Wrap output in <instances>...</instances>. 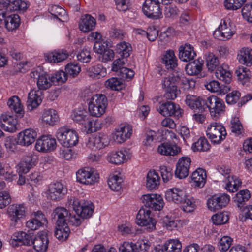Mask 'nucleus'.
Segmentation results:
<instances>
[{
    "label": "nucleus",
    "mask_w": 252,
    "mask_h": 252,
    "mask_svg": "<svg viewBox=\"0 0 252 252\" xmlns=\"http://www.w3.org/2000/svg\"><path fill=\"white\" fill-rule=\"evenodd\" d=\"M68 210L63 207H57L52 213V218L56 221L55 237L60 241L65 240L70 233V228L65 223L64 218L67 217Z\"/></svg>",
    "instance_id": "f257e3e1"
},
{
    "label": "nucleus",
    "mask_w": 252,
    "mask_h": 252,
    "mask_svg": "<svg viewBox=\"0 0 252 252\" xmlns=\"http://www.w3.org/2000/svg\"><path fill=\"white\" fill-rule=\"evenodd\" d=\"M84 96L87 97V101H89L88 108L92 116L98 117L104 113L107 105V99L104 94L92 95L89 90H85Z\"/></svg>",
    "instance_id": "f03ea898"
},
{
    "label": "nucleus",
    "mask_w": 252,
    "mask_h": 252,
    "mask_svg": "<svg viewBox=\"0 0 252 252\" xmlns=\"http://www.w3.org/2000/svg\"><path fill=\"white\" fill-rule=\"evenodd\" d=\"M56 137L63 147H72L78 142V136L76 131L66 126L61 127L57 130Z\"/></svg>",
    "instance_id": "7ed1b4c3"
},
{
    "label": "nucleus",
    "mask_w": 252,
    "mask_h": 252,
    "mask_svg": "<svg viewBox=\"0 0 252 252\" xmlns=\"http://www.w3.org/2000/svg\"><path fill=\"white\" fill-rule=\"evenodd\" d=\"M206 135L213 143L218 144L226 138L227 133L222 125L213 122L208 126Z\"/></svg>",
    "instance_id": "20e7f679"
},
{
    "label": "nucleus",
    "mask_w": 252,
    "mask_h": 252,
    "mask_svg": "<svg viewBox=\"0 0 252 252\" xmlns=\"http://www.w3.org/2000/svg\"><path fill=\"white\" fill-rule=\"evenodd\" d=\"M205 106L208 108L211 116L214 120L218 119L225 111L223 101L215 96H211L207 98Z\"/></svg>",
    "instance_id": "39448f33"
},
{
    "label": "nucleus",
    "mask_w": 252,
    "mask_h": 252,
    "mask_svg": "<svg viewBox=\"0 0 252 252\" xmlns=\"http://www.w3.org/2000/svg\"><path fill=\"white\" fill-rule=\"evenodd\" d=\"M151 212L150 210L141 208L136 216V223L140 226L146 227L148 231L151 232L156 228L157 221L151 216Z\"/></svg>",
    "instance_id": "423d86ee"
},
{
    "label": "nucleus",
    "mask_w": 252,
    "mask_h": 252,
    "mask_svg": "<svg viewBox=\"0 0 252 252\" xmlns=\"http://www.w3.org/2000/svg\"><path fill=\"white\" fill-rule=\"evenodd\" d=\"M99 178V174L90 167H84L76 172L77 181L81 184L93 185L97 182Z\"/></svg>",
    "instance_id": "0eeeda50"
},
{
    "label": "nucleus",
    "mask_w": 252,
    "mask_h": 252,
    "mask_svg": "<svg viewBox=\"0 0 252 252\" xmlns=\"http://www.w3.org/2000/svg\"><path fill=\"white\" fill-rule=\"evenodd\" d=\"M177 84L174 81V76L169 75L165 77L162 81V88L164 90V97L168 100H174L177 98L180 93L178 89Z\"/></svg>",
    "instance_id": "6e6552de"
},
{
    "label": "nucleus",
    "mask_w": 252,
    "mask_h": 252,
    "mask_svg": "<svg viewBox=\"0 0 252 252\" xmlns=\"http://www.w3.org/2000/svg\"><path fill=\"white\" fill-rule=\"evenodd\" d=\"M142 10L144 14L148 18L157 19L162 16V12L158 0H146Z\"/></svg>",
    "instance_id": "1a4fd4ad"
},
{
    "label": "nucleus",
    "mask_w": 252,
    "mask_h": 252,
    "mask_svg": "<svg viewBox=\"0 0 252 252\" xmlns=\"http://www.w3.org/2000/svg\"><path fill=\"white\" fill-rule=\"evenodd\" d=\"M141 199L144 206L154 210H161L164 202L162 196L157 194H146L142 196Z\"/></svg>",
    "instance_id": "9d476101"
},
{
    "label": "nucleus",
    "mask_w": 252,
    "mask_h": 252,
    "mask_svg": "<svg viewBox=\"0 0 252 252\" xmlns=\"http://www.w3.org/2000/svg\"><path fill=\"white\" fill-rule=\"evenodd\" d=\"M7 214L11 221V225L15 226L19 220L25 216L26 207L23 204L10 205L7 208Z\"/></svg>",
    "instance_id": "9b49d317"
},
{
    "label": "nucleus",
    "mask_w": 252,
    "mask_h": 252,
    "mask_svg": "<svg viewBox=\"0 0 252 252\" xmlns=\"http://www.w3.org/2000/svg\"><path fill=\"white\" fill-rule=\"evenodd\" d=\"M57 147L56 139L51 135H43L38 138L35 148L39 152H50L55 150Z\"/></svg>",
    "instance_id": "f8f14e48"
},
{
    "label": "nucleus",
    "mask_w": 252,
    "mask_h": 252,
    "mask_svg": "<svg viewBox=\"0 0 252 252\" xmlns=\"http://www.w3.org/2000/svg\"><path fill=\"white\" fill-rule=\"evenodd\" d=\"M230 201V196L225 193L215 195L207 201L208 209L213 211L221 209L225 207Z\"/></svg>",
    "instance_id": "ddd939ff"
},
{
    "label": "nucleus",
    "mask_w": 252,
    "mask_h": 252,
    "mask_svg": "<svg viewBox=\"0 0 252 252\" xmlns=\"http://www.w3.org/2000/svg\"><path fill=\"white\" fill-rule=\"evenodd\" d=\"M67 192L66 187L61 182L51 184L48 190V197L54 201L63 199Z\"/></svg>",
    "instance_id": "4468645a"
},
{
    "label": "nucleus",
    "mask_w": 252,
    "mask_h": 252,
    "mask_svg": "<svg viewBox=\"0 0 252 252\" xmlns=\"http://www.w3.org/2000/svg\"><path fill=\"white\" fill-rule=\"evenodd\" d=\"M71 117L74 122L84 126L86 128L92 127L93 122L91 117L83 108L74 109L72 112Z\"/></svg>",
    "instance_id": "2eb2a0df"
},
{
    "label": "nucleus",
    "mask_w": 252,
    "mask_h": 252,
    "mask_svg": "<svg viewBox=\"0 0 252 252\" xmlns=\"http://www.w3.org/2000/svg\"><path fill=\"white\" fill-rule=\"evenodd\" d=\"M157 109L159 113L164 116L180 117L181 116L182 111L179 105L171 101L160 103Z\"/></svg>",
    "instance_id": "dca6fc26"
},
{
    "label": "nucleus",
    "mask_w": 252,
    "mask_h": 252,
    "mask_svg": "<svg viewBox=\"0 0 252 252\" xmlns=\"http://www.w3.org/2000/svg\"><path fill=\"white\" fill-rule=\"evenodd\" d=\"M191 159L187 157L180 158L176 164L175 176L179 179L186 178L189 174L191 164Z\"/></svg>",
    "instance_id": "f3484780"
},
{
    "label": "nucleus",
    "mask_w": 252,
    "mask_h": 252,
    "mask_svg": "<svg viewBox=\"0 0 252 252\" xmlns=\"http://www.w3.org/2000/svg\"><path fill=\"white\" fill-rule=\"evenodd\" d=\"M17 124V120L14 116L3 113L0 117V126L5 131L12 133L15 132Z\"/></svg>",
    "instance_id": "a211bd4d"
},
{
    "label": "nucleus",
    "mask_w": 252,
    "mask_h": 252,
    "mask_svg": "<svg viewBox=\"0 0 252 252\" xmlns=\"http://www.w3.org/2000/svg\"><path fill=\"white\" fill-rule=\"evenodd\" d=\"M49 240L47 231H42L39 232L33 241V245L36 252H46Z\"/></svg>",
    "instance_id": "6ab92c4d"
},
{
    "label": "nucleus",
    "mask_w": 252,
    "mask_h": 252,
    "mask_svg": "<svg viewBox=\"0 0 252 252\" xmlns=\"http://www.w3.org/2000/svg\"><path fill=\"white\" fill-rule=\"evenodd\" d=\"M31 76L35 78L37 76V85L38 90L41 91L49 89L53 83L54 77L46 73H39L38 71H33Z\"/></svg>",
    "instance_id": "aec40b11"
},
{
    "label": "nucleus",
    "mask_w": 252,
    "mask_h": 252,
    "mask_svg": "<svg viewBox=\"0 0 252 252\" xmlns=\"http://www.w3.org/2000/svg\"><path fill=\"white\" fill-rule=\"evenodd\" d=\"M185 103L191 109L202 112L205 109L206 100L200 96L188 94L186 97Z\"/></svg>",
    "instance_id": "412c9836"
},
{
    "label": "nucleus",
    "mask_w": 252,
    "mask_h": 252,
    "mask_svg": "<svg viewBox=\"0 0 252 252\" xmlns=\"http://www.w3.org/2000/svg\"><path fill=\"white\" fill-rule=\"evenodd\" d=\"M43 94V91L40 90H31L28 94L27 101L28 109L31 111L38 107L42 101Z\"/></svg>",
    "instance_id": "4be33fe9"
},
{
    "label": "nucleus",
    "mask_w": 252,
    "mask_h": 252,
    "mask_svg": "<svg viewBox=\"0 0 252 252\" xmlns=\"http://www.w3.org/2000/svg\"><path fill=\"white\" fill-rule=\"evenodd\" d=\"M37 135L36 130L32 128L26 129L19 133L18 142L22 146H29L35 141Z\"/></svg>",
    "instance_id": "5701e85b"
},
{
    "label": "nucleus",
    "mask_w": 252,
    "mask_h": 252,
    "mask_svg": "<svg viewBox=\"0 0 252 252\" xmlns=\"http://www.w3.org/2000/svg\"><path fill=\"white\" fill-rule=\"evenodd\" d=\"M109 143L108 136L103 133H99L90 138L87 145L91 149H100L107 146Z\"/></svg>",
    "instance_id": "b1692460"
},
{
    "label": "nucleus",
    "mask_w": 252,
    "mask_h": 252,
    "mask_svg": "<svg viewBox=\"0 0 252 252\" xmlns=\"http://www.w3.org/2000/svg\"><path fill=\"white\" fill-rule=\"evenodd\" d=\"M32 215L33 217L26 222V227L32 230L38 229L47 222V219L41 211L34 212Z\"/></svg>",
    "instance_id": "393cba45"
},
{
    "label": "nucleus",
    "mask_w": 252,
    "mask_h": 252,
    "mask_svg": "<svg viewBox=\"0 0 252 252\" xmlns=\"http://www.w3.org/2000/svg\"><path fill=\"white\" fill-rule=\"evenodd\" d=\"M234 34L233 31L231 29V26L227 24L225 21L220 24L218 29L214 32V36L215 38L220 40L228 39Z\"/></svg>",
    "instance_id": "a878e982"
},
{
    "label": "nucleus",
    "mask_w": 252,
    "mask_h": 252,
    "mask_svg": "<svg viewBox=\"0 0 252 252\" xmlns=\"http://www.w3.org/2000/svg\"><path fill=\"white\" fill-rule=\"evenodd\" d=\"M206 171L201 168L196 169L192 173L191 179L192 186L199 188H203L206 182Z\"/></svg>",
    "instance_id": "bb28decb"
},
{
    "label": "nucleus",
    "mask_w": 252,
    "mask_h": 252,
    "mask_svg": "<svg viewBox=\"0 0 252 252\" xmlns=\"http://www.w3.org/2000/svg\"><path fill=\"white\" fill-rule=\"evenodd\" d=\"M185 195V193L183 189L177 188L170 189L165 193V198L167 200L177 204L182 202Z\"/></svg>",
    "instance_id": "cd10ccee"
},
{
    "label": "nucleus",
    "mask_w": 252,
    "mask_h": 252,
    "mask_svg": "<svg viewBox=\"0 0 252 252\" xmlns=\"http://www.w3.org/2000/svg\"><path fill=\"white\" fill-rule=\"evenodd\" d=\"M174 81L177 84H179L180 87L185 91L191 90L193 89L196 84L195 81L192 78H187L182 73L173 75Z\"/></svg>",
    "instance_id": "c85d7f7f"
},
{
    "label": "nucleus",
    "mask_w": 252,
    "mask_h": 252,
    "mask_svg": "<svg viewBox=\"0 0 252 252\" xmlns=\"http://www.w3.org/2000/svg\"><path fill=\"white\" fill-rule=\"evenodd\" d=\"M195 55L193 46L189 44L182 45L179 49V58L184 62H187L193 60Z\"/></svg>",
    "instance_id": "c756f323"
},
{
    "label": "nucleus",
    "mask_w": 252,
    "mask_h": 252,
    "mask_svg": "<svg viewBox=\"0 0 252 252\" xmlns=\"http://www.w3.org/2000/svg\"><path fill=\"white\" fill-rule=\"evenodd\" d=\"M95 25V19L91 15L86 14L82 16L79 23V28L83 32H87L93 30Z\"/></svg>",
    "instance_id": "7c9ffc66"
},
{
    "label": "nucleus",
    "mask_w": 252,
    "mask_h": 252,
    "mask_svg": "<svg viewBox=\"0 0 252 252\" xmlns=\"http://www.w3.org/2000/svg\"><path fill=\"white\" fill-rule=\"evenodd\" d=\"M35 165V158L32 155L24 157L17 165L19 173L26 174Z\"/></svg>",
    "instance_id": "2f4dec72"
},
{
    "label": "nucleus",
    "mask_w": 252,
    "mask_h": 252,
    "mask_svg": "<svg viewBox=\"0 0 252 252\" xmlns=\"http://www.w3.org/2000/svg\"><path fill=\"white\" fill-rule=\"evenodd\" d=\"M180 151L176 145L169 142H164L159 145L158 148L159 154L165 156H174Z\"/></svg>",
    "instance_id": "473e14b6"
},
{
    "label": "nucleus",
    "mask_w": 252,
    "mask_h": 252,
    "mask_svg": "<svg viewBox=\"0 0 252 252\" xmlns=\"http://www.w3.org/2000/svg\"><path fill=\"white\" fill-rule=\"evenodd\" d=\"M237 59L242 64L248 66L252 65V49L249 47L241 48L238 53Z\"/></svg>",
    "instance_id": "72a5a7b5"
},
{
    "label": "nucleus",
    "mask_w": 252,
    "mask_h": 252,
    "mask_svg": "<svg viewBox=\"0 0 252 252\" xmlns=\"http://www.w3.org/2000/svg\"><path fill=\"white\" fill-rule=\"evenodd\" d=\"M181 242L178 239H170L162 246V252H181Z\"/></svg>",
    "instance_id": "f704fd0d"
},
{
    "label": "nucleus",
    "mask_w": 252,
    "mask_h": 252,
    "mask_svg": "<svg viewBox=\"0 0 252 252\" xmlns=\"http://www.w3.org/2000/svg\"><path fill=\"white\" fill-rule=\"evenodd\" d=\"M160 183V177L155 171H150L147 175L146 187L150 189H157Z\"/></svg>",
    "instance_id": "c9c22d12"
},
{
    "label": "nucleus",
    "mask_w": 252,
    "mask_h": 252,
    "mask_svg": "<svg viewBox=\"0 0 252 252\" xmlns=\"http://www.w3.org/2000/svg\"><path fill=\"white\" fill-rule=\"evenodd\" d=\"M20 23V19L18 15L8 14L6 17L3 26H4L9 31H12L18 28Z\"/></svg>",
    "instance_id": "e433bc0d"
},
{
    "label": "nucleus",
    "mask_w": 252,
    "mask_h": 252,
    "mask_svg": "<svg viewBox=\"0 0 252 252\" xmlns=\"http://www.w3.org/2000/svg\"><path fill=\"white\" fill-rule=\"evenodd\" d=\"M177 59L173 51L169 50L166 52L162 58V62L167 69H172L177 66Z\"/></svg>",
    "instance_id": "4c0bfd02"
},
{
    "label": "nucleus",
    "mask_w": 252,
    "mask_h": 252,
    "mask_svg": "<svg viewBox=\"0 0 252 252\" xmlns=\"http://www.w3.org/2000/svg\"><path fill=\"white\" fill-rule=\"evenodd\" d=\"M224 182L226 183V189L232 192L237 191L242 184L240 179L233 175L227 177L226 179L224 180Z\"/></svg>",
    "instance_id": "58836bf2"
},
{
    "label": "nucleus",
    "mask_w": 252,
    "mask_h": 252,
    "mask_svg": "<svg viewBox=\"0 0 252 252\" xmlns=\"http://www.w3.org/2000/svg\"><path fill=\"white\" fill-rule=\"evenodd\" d=\"M45 57L50 63H59L67 59L68 54L65 51L57 50L47 54Z\"/></svg>",
    "instance_id": "ea45409f"
},
{
    "label": "nucleus",
    "mask_w": 252,
    "mask_h": 252,
    "mask_svg": "<svg viewBox=\"0 0 252 252\" xmlns=\"http://www.w3.org/2000/svg\"><path fill=\"white\" fill-rule=\"evenodd\" d=\"M7 105L11 109L15 111L18 117L21 118L23 116L24 111L18 96H13L10 98L7 102Z\"/></svg>",
    "instance_id": "a19ab883"
},
{
    "label": "nucleus",
    "mask_w": 252,
    "mask_h": 252,
    "mask_svg": "<svg viewBox=\"0 0 252 252\" xmlns=\"http://www.w3.org/2000/svg\"><path fill=\"white\" fill-rule=\"evenodd\" d=\"M58 115L54 109H49L45 110L42 115V121L47 125L53 126L58 122Z\"/></svg>",
    "instance_id": "79ce46f5"
},
{
    "label": "nucleus",
    "mask_w": 252,
    "mask_h": 252,
    "mask_svg": "<svg viewBox=\"0 0 252 252\" xmlns=\"http://www.w3.org/2000/svg\"><path fill=\"white\" fill-rule=\"evenodd\" d=\"M51 14L62 22H64L67 19V14L66 11L58 5H52L49 8Z\"/></svg>",
    "instance_id": "37998d69"
},
{
    "label": "nucleus",
    "mask_w": 252,
    "mask_h": 252,
    "mask_svg": "<svg viewBox=\"0 0 252 252\" xmlns=\"http://www.w3.org/2000/svg\"><path fill=\"white\" fill-rule=\"evenodd\" d=\"M211 147L209 142L205 137H200L194 142L191 147L194 152H207Z\"/></svg>",
    "instance_id": "c03bdc74"
},
{
    "label": "nucleus",
    "mask_w": 252,
    "mask_h": 252,
    "mask_svg": "<svg viewBox=\"0 0 252 252\" xmlns=\"http://www.w3.org/2000/svg\"><path fill=\"white\" fill-rule=\"evenodd\" d=\"M94 206L92 203L88 201L82 202L80 211L77 213L83 219L90 218L94 212Z\"/></svg>",
    "instance_id": "a18cd8bd"
},
{
    "label": "nucleus",
    "mask_w": 252,
    "mask_h": 252,
    "mask_svg": "<svg viewBox=\"0 0 252 252\" xmlns=\"http://www.w3.org/2000/svg\"><path fill=\"white\" fill-rule=\"evenodd\" d=\"M106 73L105 69L101 64H97L89 68L87 70V75L93 78H99Z\"/></svg>",
    "instance_id": "49530a36"
},
{
    "label": "nucleus",
    "mask_w": 252,
    "mask_h": 252,
    "mask_svg": "<svg viewBox=\"0 0 252 252\" xmlns=\"http://www.w3.org/2000/svg\"><path fill=\"white\" fill-rule=\"evenodd\" d=\"M108 161L115 164H120L126 159V155L122 151H115L111 153L108 156Z\"/></svg>",
    "instance_id": "de8ad7c7"
},
{
    "label": "nucleus",
    "mask_w": 252,
    "mask_h": 252,
    "mask_svg": "<svg viewBox=\"0 0 252 252\" xmlns=\"http://www.w3.org/2000/svg\"><path fill=\"white\" fill-rule=\"evenodd\" d=\"M123 182V179L118 175H113L108 180L109 187L114 191H119L121 190Z\"/></svg>",
    "instance_id": "09e8293b"
},
{
    "label": "nucleus",
    "mask_w": 252,
    "mask_h": 252,
    "mask_svg": "<svg viewBox=\"0 0 252 252\" xmlns=\"http://www.w3.org/2000/svg\"><path fill=\"white\" fill-rule=\"evenodd\" d=\"M206 66L209 70H214L220 64L219 58L213 53L209 52L206 56Z\"/></svg>",
    "instance_id": "8fccbe9b"
},
{
    "label": "nucleus",
    "mask_w": 252,
    "mask_h": 252,
    "mask_svg": "<svg viewBox=\"0 0 252 252\" xmlns=\"http://www.w3.org/2000/svg\"><path fill=\"white\" fill-rule=\"evenodd\" d=\"M116 50L122 58H126L130 56L132 47L130 44L124 41L117 45Z\"/></svg>",
    "instance_id": "3c124183"
},
{
    "label": "nucleus",
    "mask_w": 252,
    "mask_h": 252,
    "mask_svg": "<svg viewBox=\"0 0 252 252\" xmlns=\"http://www.w3.org/2000/svg\"><path fill=\"white\" fill-rule=\"evenodd\" d=\"M215 76L217 78L226 84H229L231 81L232 75L230 72L221 66L217 68L215 72Z\"/></svg>",
    "instance_id": "603ef678"
},
{
    "label": "nucleus",
    "mask_w": 252,
    "mask_h": 252,
    "mask_svg": "<svg viewBox=\"0 0 252 252\" xmlns=\"http://www.w3.org/2000/svg\"><path fill=\"white\" fill-rule=\"evenodd\" d=\"M202 64L198 61H194L187 64L185 70L189 75L198 74L202 70Z\"/></svg>",
    "instance_id": "864d4df0"
},
{
    "label": "nucleus",
    "mask_w": 252,
    "mask_h": 252,
    "mask_svg": "<svg viewBox=\"0 0 252 252\" xmlns=\"http://www.w3.org/2000/svg\"><path fill=\"white\" fill-rule=\"evenodd\" d=\"M104 85L106 88L115 91L120 90L124 87L122 80L116 77L108 79L105 81Z\"/></svg>",
    "instance_id": "5fc2aeb1"
},
{
    "label": "nucleus",
    "mask_w": 252,
    "mask_h": 252,
    "mask_svg": "<svg viewBox=\"0 0 252 252\" xmlns=\"http://www.w3.org/2000/svg\"><path fill=\"white\" fill-rule=\"evenodd\" d=\"M235 73L238 77V79L243 85L247 84L249 82V70L244 67H239Z\"/></svg>",
    "instance_id": "6e6d98bb"
},
{
    "label": "nucleus",
    "mask_w": 252,
    "mask_h": 252,
    "mask_svg": "<svg viewBox=\"0 0 252 252\" xmlns=\"http://www.w3.org/2000/svg\"><path fill=\"white\" fill-rule=\"evenodd\" d=\"M229 215L227 212H223L216 214L212 217L213 224L222 225L227 223L229 220Z\"/></svg>",
    "instance_id": "4d7b16f0"
},
{
    "label": "nucleus",
    "mask_w": 252,
    "mask_h": 252,
    "mask_svg": "<svg viewBox=\"0 0 252 252\" xmlns=\"http://www.w3.org/2000/svg\"><path fill=\"white\" fill-rule=\"evenodd\" d=\"M85 201V200H81L80 201L77 198L74 196H70L68 197L66 203V206L69 209H72L75 213L77 214L81 206L82 202Z\"/></svg>",
    "instance_id": "13d9d810"
},
{
    "label": "nucleus",
    "mask_w": 252,
    "mask_h": 252,
    "mask_svg": "<svg viewBox=\"0 0 252 252\" xmlns=\"http://www.w3.org/2000/svg\"><path fill=\"white\" fill-rule=\"evenodd\" d=\"M246 0H225L224 6L226 9L230 10H236L243 5Z\"/></svg>",
    "instance_id": "bf43d9fd"
},
{
    "label": "nucleus",
    "mask_w": 252,
    "mask_h": 252,
    "mask_svg": "<svg viewBox=\"0 0 252 252\" xmlns=\"http://www.w3.org/2000/svg\"><path fill=\"white\" fill-rule=\"evenodd\" d=\"M233 239L228 236H224L220 238L219 242V249L220 251L226 252L230 247Z\"/></svg>",
    "instance_id": "052dcab7"
},
{
    "label": "nucleus",
    "mask_w": 252,
    "mask_h": 252,
    "mask_svg": "<svg viewBox=\"0 0 252 252\" xmlns=\"http://www.w3.org/2000/svg\"><path fill=\"white\" fill-rule=\"evenodd\" d=\"M183 210L185 212H191L195 208V201L192 198H187L186 196L181 203Z\"/></svg>",
    "instance_id": "680f3d73"
},
{
    "label": "nucleus",
    "mask_w": 252,
    "mask_h": 252,
    "mask_svg": "<svg viewBox=\"0 0 252 252\" xmlns=\"http://www.w3.org/2000/svg\"><path fill=\"white\" fill-rule=\"evenodd\" d=\"M65 70L68 75L74 77L80 72L81 67L77 63H70L66 65Z\"/></svg>",
    "instance_id": "e2e57ef3"
},
{
    "label": "nucleus",
    "mask_w": 252,
    "mask_h": 252,
    "mask_svg": "<svg viewBox=\"0 0 252 252\" xmlns=\"http://www.w3.org/2000/svg\"><path fill=\"white\" fill-rule=\"evenodd\" d=\"M207 90L211 92L218 93L219 94H224L223 89H221L220 84L219 82L215 80L210 81L204 85Z\"/></svg>",
    "instance_id": "0e129e2a"
},
{
    "label": "nucleus",
    "mask_w": 252,
    "mask_h": 252,
    "mask_svg": "<svg viewBox=\"0 0 252 252\" xmlns=\"http://www.w3.org/2000/svg\"><path fill=\"white\" fill-rule=\"evenodd\" d=\"M230 128L233 133L238 135L241 134L243 132L242 125L238 118L235 117L231 120Z\"/></svg>",
    "instance_id": "69168bd1"
},
{
    "label": "nucleus",
    "mask_w": 252,
    "mask_h": 252,
    "mask_svg": "<svg viewBox=\"0 0 252 252\" xmlns=\"http://www.w3.org/2000/svg\"><path fill=\"white\" fill-rule=\"evenodd\" d=\"M134 246L137 252H148L150 244L148 240H138L134 243Z\"/></svg>",
    "instance_id": "338daca9"
},
{
    "label": "nucleus",
    "mask_w": 252,
    "mask_h": 252,
    "mask_svg": "<svg viewBox=\"0 0 252 252\" xmlns=\"http://www.w3.org/2000/svg\"><path fill=\"white\" fill-rule=\"evenodd\" d=\"M241 12L243 18L248 22L252 23V3L245 5Z\"/></svg>",
    "instance_id": "774afa93"
}]
</instances>
